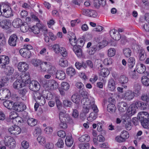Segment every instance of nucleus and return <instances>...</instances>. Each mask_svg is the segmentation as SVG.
I'll return each mask as SVG.
<instances>
[{
  "mask_svg": "<svg viewBox=\"0 0 149 149\" xmlns=\"http://www.w3.org/2000/svg\"><path fill=\"white\" fill-rule=\"evenodd\" d=\"M32 96L34 98L36 102L41 105L45 104V100L44 97L42 96L41 93L37 91L32 92Z\"/></svg>",
  "mask_w": 149,
  "mask_h": 149,
  "instance_id": "20e7f679",
  "label": "nucleus"
},
{
  "mask_svg": "<svg viewBox=\"0 0 149 149\" xmlns=\"http://www.w3.org/2000/svg\"><path fill=\"white\" fill-rule=\"evenodd\" d=\"M19 52L23 57L26 58H29L31 56V52L25 48L21 49L19 51Z\"/></svg>",
  "mask_w": 149,
  "mask_h": 149,
  "instance_id": "a211bd4d",
  "label": "nucleus"
},
{
  "mask_svg": "<svg viewBox=\"0 0 149 149\" xmlns=\"http://www.w3.org/2000/svg\"><path fill=\"white\" fill-rule=\"evenodd\" d=\"M128 81V77L125 75H122L120 78V82L121 84L127 83Z\"/></svg>",
  "mask_w": 149,
  "mask_h": 149,
  "instance_id": "a18cd8bd",
  "label": "nucleus"
},
{
  "mask_svg": "<svg viewBox=\"0 0 149 149\" xmlns=\"http://www.w3.org/2000/svg\"><path fill=\"white\" fill-rule=\"evenodd\" d=\"M110 34L111 37L114 40H119L121 38L119 32L115 29H113L110 31Z\"/></svg>",
  "mask_w": 149,
  "mask_h": 149,
  "instance_id": "4468645a",
  "label": "nucleus"
},
{
  "mask_svg": "<svg viewBox=\"0 0 149 149\" xmlns=\"http://www.w3.org/2000/svg\"><path fill=\"white\" fill-rule=\"evenodd\" d=\"M138 67L137 68V72L140 73L146 74L147 75L148 74V73L146 72L145 73V72L146 70V67L143 64H140L138 65Z\"/></svg>",
  "mask_w": 149,
  "mask_h": 149,
  "instance_id": "cd10ccee",
  "label": "nucleus"
},
{
  "mask_svg": "<svg viewBox=\"0 0 149 149\" xmlns=\"http://www.w3.org/2000/svg\"><path fill=\"white\" fill-rule=\"evenodd\" d=\"M141 82L142 84L145 86L149 85V78L146 76H143L141 77Z\"/></svg>",
  "mask_w": 149,
  "mask_h": 149,
  "instance_id": "a19ab883",
  "label": "nucleus"
},
{
  "mask_svg": "<svg viewBox=\"0 0 149 149\" xmlns=\"http://www.w3.org/2000/svg\"><path fill=\"white\" fill-rule=\"evenodd\" d=\"M4 70V72L8 75H11L13 72V68L9 66H6V68H3Z\"/></svg>",
  "mask_w": 149,
  "mask_h": 149,
  "instance_id": "c9c22d12",
  "label": "nucleus"
},
{
  "mask_svg": "<svg viewBox=\"0 0 149 149\" xmlns=\"http://www.w3.org/2000/svg\"><path fill=\"white\" fill-rule=\"evenodd\" d=\"M71 99L72 101L74 103H77L80 101V96L78 94H74L71 97Z\"/></svg>",
  "mask_w": 149,
  "mask_h": 149,
  "instance_id": "37998d69",
  "label": "nucleus"
},
{
  "mask_svg": "<svg viewBox=\"0 0 149 149\" xmlns=\"http://www.w3.org/2000/svg\"><path fill=\"white\" fill-rule=\"evenodd\" d=\"M59 53L63 57H66L67 55V52L65 48L61 47L59 51Z\"/></svg>",
  "mask_w": 149,
  "mask_h": 149,
  "instance_id": "6e6d98bb",
  "label": "nucleus"
},
{
  "mask_svg": "<svg viewBox=\"0 0 149 149\" xmlns=\"http://www.w3.org/2000/svg\"><path fill=\"white\" fill-rule=\"evenodd\" d=\"M81 103L83 105V111L84 113H88L91 108H92L94 112H97L98 111L97 107L95 104V100L93 97H90V99H81Z\"/></svg>",
  "mask_w": 149,
  "mask_h": 149,
  "instance_id": "f257e3e1",
  "label": "nucleus"
},
{
  "mask_svg": "<svg viewBox=\"0 0 149 149\" xmlns=\"http://www.w3.org/2000/svg\"><path fill=\"white\" fill-rule=\"evenodd\" d=\"M0 26L3 29H8L11 28V23L9 20H3L0 22Z\"/></svg>",
  "mask_w": 149,
  "mask_h": 149,
  "instance_id": "ddd939ff",
  "label": "nucleus"
},
{
  "mask_svg": "<svg viewBox=\"0 0 149 149\" xmlns=\"http://www.w3.org/2000/svg\"><path fill=\"white\" fill-rule=\"evenodd\" d=\"M109 72L107 68H103L100 71V74L103 77H105L109 74Z\"/></svg>",
  "mask_w": 149,
  "mask_h": 149,
  "instance_id": "de8ad7c7",
  "label": "nucleus"
},
{
  "mask_svg": "<svg viewBox=\"0 0 149 149\" xmlns=\"http://www.w3.org/2000/svg\"><path fill=\"white\" fill-rule=\"evenodd\" d=\"M52 48L55 53L57 54L59 53L60 49H61L59 45L57 44L54 45Z\"/></svg>",
  "mask_w": 149,
  "mask_h": 149,
  "instance_id": "680f3d73",
  "label": "nucleus"
},
{
  "mask_svg": "<svg viewBox=\"0 0 149 149\" xmlns=\"http://www.w3.org/2000/svg\"><path fill=\"white\" fill-rule=\"evenodd\" d=\"M63 118V119H61L60 120L61 122L68 123L71 120L68 114H66V116L65 115V117H64Z\"/></svg>",
  "mask_w": 149,
  "mask_h": 149,
  "instance_id": "69168bd1",
  "label": "nucleus"
},
{
  "mask_svg": "<svg viewBox=\"0 0 149 149\" xmlns=\"http://www.w3.org/2000/svg\"><path fill=\"white\" fill-rule=\"evenodd\" d=\"M141 99L144 101H146L147 103L149 102V95L143 94L142 95L141 97Z\"/></svg>",
  "mask_w": 149,
  "mask_h": 149,
  "instance_id": "e2e57ef3",
  "label": "nucleus"
},
{
  "mask_svg": "<svg viewBox=\"0 0 149 149\" xmlns=\"http://www.w3.org/2000/svg\"><path fill=\"white\" fill-rule=\"evenodd\" d=\"M62 88L64 89V91L68 90L70 88L69 84L66 82H63L61 84V87Z\"/></svg>",
  "mask_w": 149,
  "mask_h": 149,
  "instance_id": "603ef678",
  "label": "nucleus"
},
{
  "mask_svg": "<svg viewBox=\"0 0 149 149\" xmlns=\"http://www.w3.org/2000/svg\"><path fill=\"white\" fill-rule=\"evenodd\" d=\"M90 137L88 134L84 135L79 138V139L81 142H88L90 140Z\"/></svg>",
  "mask_w": 149,
  "mask_h": 149,
  "instance_id": "72a5a7b5",
  "label": "nucleus"
},
{
  "mask_svg": "<svg viewBox=\"0 0 149 149\" xmlns=\"http://www.w3.org/2000/svg\"><path fill=\"white\" fill-rule=\"evenodd\" d=\"M139 59L141 61L145 60L146 57V55L144 50H141L139 51Z\"/></svg>",
  "mask_w": 149,
  "mask_h": 149,
  "instance_id": "58836bf2",
  "label": "nucleus"
},
{
  "mask_svg": "<svg viewBox=\"0 0 149 149\" xmlns=\"http://www.w3.org/2000/svg\"><path fill=\"white\" fill-rule=\"evenodd\" d=\"M66 73L68 75L72 77L76 74V72L75 69L73 67H69L67 69Z\"/></svg>",
  "mask_w": 149,
  "mask_h": 149,
  "instance_id": "c85d7f7f",
  "label": "nucleus"
},
{
  "mask_svg": "<svg viewBox=\"0 0 149 149\" xmlns=\"http://www.w3.org/2000/svg\"><path fill=\"white\" fill-rule=\"evenodd\" d=\"M123 124L125 125V127L127 130H130L132 128L131 123L130 122H127L126 120H124L123 121Z\"/></svg>",
  "mask_w": 149,
  "mask_h": 149,
  "instance_id": "5fc2aeb1",
  "label": "nucleus"
},
{
  "mask_svg": "<svg viewBox=\"0 0 149 149\" xmlns=\"http://www.w3.org/2000/svg\"><path fill=\"white\" fill-rule=\"evenodd\" d=\"M58 87L57 82L53 80H50L44 85V87L47 88V90H54L57 89Z\"/></svg>",
  "mask_w": 149,
  "mask_h": 149,
  "instance_id": "423d86ee",
  "label": "nucleus"
},
{
  "mask_svg": "<svg viewBox=\"0 0 149 149\" xmlns=\"http://www.w3.org/2000/svg\"><path fill=\"white\" fill-rule=\"evenodd\" d=\"M8 140H9L11 142H10L9 145H8V144L7 143L6 144L7 146L11 148H15L16 146V144L15 142L14 139L10 136H5V142L6 143H7V142H8V141H9Z\"/></svg>",
  "mask_w": 149,
  "mask_h": 149,
  "instance_id": "f3484780",
  "label": "nucleus"
},
{
  "mask_svg": "<svg viewBox=\"0 0 149 149\" xmlns=\"http://www.w3.org/2000/svg\"><path fill=\"white\" fill-rule=\"evenodd\" d=\"M73 143V140L72 136H67L65 140V143L66 145L69 147H71Z\"/></svg>",
  "mask_w": 149,
  "mask_h": 149,
  "instance_id": "c756f323",
  "label": "nucleus"
},
{
  "mask_svg": "<svg viewBox=\"0 0 149 149\" xmlns=\"http://www.w3.org/2000/svg\"><path fill=\"white\" fill-rule=\"evenodd\" d=\"M97 113L95 112L91 113L89 117L87 118L88 120L90 121H92L95 120L97 117Z\"/></svg>",
  "mask_w": 149,
  "mask_h": 149,
  "instance_id": "ea45409f",
  "label": "nucleus"
},
{
  "mask_svg": "<svg viewBox=\"0 0 149 149\" xmlns=\"http://www.w3.org/2000/svg\"><path fill=\"white\" fill-rule=\"evenodd\" d=\"M41 132V128L39 127H36L35 128L33 134L34 136H37Z\"/></svg>",
  "mask_w": 149,
  "mask_h": 149,
  "instance_id": "052dcab7",
  "label": "nucleus"
},
{
  "mask_svg": "<svg viewBox=\"0 0 149 149\" xmlns=\"http://www.w3.org/2000/svg\"><path fill=\"white\" fill-rule=\"evenodd\" d=\"M37 123V120L33 118H29L27 120L28 124L31 126H34L36 125Z\"/></svg>",
  "mask_w": 149,
  "mask_h": 149,
  "instance_id": "f704fd0d",
  "label": "nucleus"
},
{
  "mask_svg": "<svg viewBox=\"0 0 149 149\" xmlns=\"http://www.w3.org/2000/svg\"><path fill=\"white\" fill-rule=\"evenodd\" d=\"M25 106L23 105L21 103L15 102L13 103V110L17 112L23 111L25 108Z\"/></svg>",
  "mask_w": 149,
  "mask_h": 149,
  "instance_id": "6ab92c4d",
  "label": "nucleus"
},
{
  "mask_svg": "<svg viewBox=\"0 0 149 149\" xmlns=\"http://www.w3.org/2000/svg\"><path fill=\"white\" fill-rule=\"evenodd\" d=\"M17 68L20 71L25 72L28 69L29 65L26 62H21L18 64Z\"/></svg>",
  "mask_w": 149,
  "mask_h": 149,
  "instance_id": "dca6fc26",
  "label": "nucleus"
},
{
  "mask_svg": "<svg viewBox=\"0 0 149 149\" xmlns=\"http://www.w3.org/2000/svg\"><path fill=\"white\" fill-rule=\"evenodd\" d=\"M134 96V93L130 90H127L123 94H119L117 95L119 98L129 101L133 99Z\"/></svg>",
  "mask_w": 149,
  "mask_h": 149,
  "instance_id": "7ed1b4c3",
  "label": "nucleus"
},
{
  "mask_svg": "<svg viewBox=\"0 0 149 149\" xmlns=\"http://www.w3.org/2000/svg\"><path fill=\"white\" fill-rule=\"evenodd\" d=\"M40 25L39 23H37L36 26H34L31 28V30L35 34H38L40 32V28L38 26Z\"/></svg>",
  "mask_w": 149,
  "mask_h": 149,
  "instance_id": "79ce46f5",
  "label": "nucleus"
},
{
  "mask_svg": "<svg viewBox=\"0 0 149 149\" xmlns=\"http://www.w3.org/2000/svg\"><path fill=\"white\" fill-rule=\"evenodd\" d=\"M85 42V40L84 39L80 38L76 41L75 44L77 45H79V46L81 47H83Z\"/></svg>",
  "mask_w": 149,
  "mask_h": 149,
  "instance_id": "3c124183",
  "label": "nucleus"
},
{
  "mask_svg": "<svg viewBox=\"0 0 149 149\" xmlns=\"http://www.w3.org/2000/svg\"><path fill=\"white\" fill-rule=\"evenodd\" d=\"M107 110L109 112L113 113L115 112L116 108L114 104L110 103L108 105Z\"/></svg>",
  "mask_w": 149,
  "mask_h": 149,
  "instance_id": "473e14b6",
  "label": "nucleus"
},
{
  "mask_svg": "<svg viewBox=\"0 0 149 149\" xmlns=\"http://www.w3.org/2000/svg\"><path fill=\"white\" fill-rule=\"evenodd\" d=\"M9 57L5 55L0 56V67L1 68H6V65L9 63Z\"/></svg>",
  "mask_w": 149,
  "mask_h": 149,
  "instance_id": "0eeeda50",
  "label": "nucleus"
},
{
  "mask_svg": "<svg viewBox=\"0 0 149 149\" xmlns=\"http://www.w3.org/2000/svg\"><path fill=\"white\" fill-rule=\"evenodd\" d=\"M0 94H1L5 99L8 98L10 95V91L7 88L1 89Z\"/></svg>",
  "mask_w": 149,
  "mask_h": 149,
  "instance_id": "a878e982",
  "label": "nucleus"
},
{
  "mask_svg": "<svg viewBox=\"0 0 149 149\" xmlns=\"http://www.w3.org/2000/svg\"><path fill=\"white\" fill-rule=\"evenodd\" d=\"M116 50L114 48H110L108 50V54L109 56L112 57L115 55Z\"/></svg>",
  "mask_w": 149,
  "mask_h": 149,
  "instance_id": "13d9d810",
  "label": "nucleus"
},
{
  "mask_svg": "<svg viewBox=\"0 0 149 149\" xmlns=\"http://www.w3.org/2000/svg\"><path fill=\"white\" fill-rule=\"evenodd\" d=\"M136 105L135 104H132L131 105L129 108L128 109L130 111H131V113L132 115L134 114L136 112V108L135 107Z\"/></svg>",
  "mask_w": 149,
  "mask_h": 149,
  "instance_id": "864d4df0",
  "label": "nucleus"
},
{
  "mask_svg": "<svg viewBox=\"0 0 149 149\" xmlns=\"http://www.w3.org/2000/svg\"><path fill=\"white\" fill-rule=\"evenodd\" d=\"M120 135L121 136V137H123L125 141L129 137V134L128 132L125 130L121 132Z\"/></svg>",
  "mask_w": 149,
  "mask_h": 149,
  "instance_id": "09e8293b",
  "label": "nucleus"
},
{
  "mask_svg": "<svg viewBox=\"0 0 149 149\" xmlns=\"http://www.w3.org/2000/svg\"><path fill=\"white\" fill-rule=\"evenodd\" d=\"M127 63L130 68H132L135 63L134 58L133 57H130L128 59Z\"/></svg>",
  "mask_w": 149,
  "mask_h": 149,
  "instance_id": "e433bc0d",
  "label": "nucleus"
},
{
  "mask_svg": "<svg viewBox=\"0 0 149 149\" xmlns=\"http://www.w3.org/2000/svg\"><path fill=\"white\" fill-rule=\"evenodd\" d=\"M13 102L9 100H6L3 102V105L9 109H13Z\"/></svg>",
  "mask_w": 149,
  "mask_h": 149,
  "instance_id": "2f4dec72",
  "label": "nucleus"
},
{
  "mask_svg": "<svg viewBox=\"0 0 149 149\" xmlns=\"http://www.w3.org/2000/svg\"><path fill=\"white\" fill-rule=\"evenodd\" d=\"M139 119L144 128H147L149 126V114L147 112H142L139 113L138 115V118H135L133 119V123L135 125L138 124L136 120Z\"/></svg>",
  "mask_w": 149,
  "mask_h": 149,
  "instance_id": "f03ea898",
  "label": "nucleus"
},
{
  "mask_svg": "<svg viewBox=\"0 0 149 149\" xmlns=\"http://www.w3.org/2000/svg\"><path fill=\"white\" fill-rule=\"evenodd\" d=\"M3 8V12H1V15L3 16L6 18H9L13 15L12 10L9 6L5 4Z\"/></svg>",
  "mask_w": 149,
  "mask_h": 149,
  "instance_id": "39448f33",
  "label": "nucleus"
},
{
  "mask_svg": "<svg viewBox=\"0 0 149 149\" xmlns=\"http://www.w3.org/2000/svg\"><path fill=\"white\" fill-rule=\"evenodd\" d=\"M29 88L31 90L35 91L39 90L40 86L37 81H32L29 84Z\"/></svg>",
  "mask_w": 149,
  "mask_h": 149,
  "instance_id": "1a4fd4ad",
  "label": "nucleus"
},
{
  "mask_svg": "<svg viewBox=\"0 0 149 149\" xmlns=\"http://www.w3.org/2000/svg\"><path fill=\"white\" fill-rule=\"evenodd\" d=\"M49 70H47L48 72L51 75L54 74L56 71V68L52 65H50Z\"/></svg>",
  "mask_w": 149,
  "mask_h": 149,
  "instance_id": "49530a36",
  "label": "nucleus"
},
{
  "mask_svg": "<svg viewBox=\"0 0 149 149\" xmlns=\"http://www.w3.org/2000/svg\"><path fill=\"white\" fill-rule=\"evenodd\" d=\"M64 143L63 139H59L56 143V146L60 148L63 147Z\"/></svg>",
  "mask_w": 149,
  "mask_h": 149,
  "instance_id": "bf43d9fd",
  "label": "nucleus"
},
{
  "mask_svg": "<svg viewBox=\"0 0 149 149\" xmlns=\"http://www.w3.org/2000/svg\"><path fill=\"white\" fill-rule=\"evenodd\" d=\"M22 20L19 18H16L12 22V24L15 28H19L22 24Z\"/></svg>",
  "mask_w": 149,
  "mask_h": 149,
  "instance_id": "5701e85b",
  "label": "nucleus"
},
{
  "mask_svg": "<svg viewBox=\"0 0 149 149\" xmlns=\"http://www.w3.org/2000/svg\"><path fill=\"white\" fill-rule=\"evenodd\" d=\"M51 64L49 62H43L40 64V68L41 72H44L48 70Z\"/></svg>",
  "mask_w": 149,
  "mask_h": 149,
  "instance_id": "4be33fe9",
  "label": "nucleus"
},
{
  "mask_svg": "<svg viewBox=\"0 0 149 149\" xmlns=\"http://www.w3.org/2000/svg\"><path fill=\"white\" fill-rule=\"evenodd\" d=\"M37 140L39 143L40 144L44 143L45 142V139L44 137L40 136L37 138Z\"/></svg>",
  "mask_w": 149,
  "mask_h": 149,
  "instance_id": "338daca9",
  "label": "nucleus"
},
{
  "mask_svg": "<svg viewBox=\"0 0 149 149\" xmlns=\"http://www.w3.org/2000/svg\"><path fill=\"white\" fill-rule=\"evenodd\" d=\"M107 88L111 91H113L115 90L116 88V83L113 79L111 78L108 80Z\"/></svg>",
  "mask_w": 149,
  "mask_h": 149,
  "instance_id": "aec40b11",
  "label": "nucleus"
},
{
  "mask_svg": "<svg viewBox=\"0 0 149 149\" xmlns=\"http://www.w3.org/2000/svg\"><path fill=\"white\" fill-rule=\"evenodd\" d=\"M135 105L137 108L141 110H145L149 108V105L147 103H145L141 101H137L135 102Z\"/></svg>",
  "mask_w": 149,
  "mask_h": 149,
  "instance_id": "9b49d317",
  "label": "nucleus"
},
{
  "mask_svg": "<svg viewBox=\"0 0 149 149\" xmlns=\"http://www.w3.org/2000/svg\"><path fill=\"white\" fill-rule=\"evenodd\" d=\"M32 63L36 67L38 66L41 64V61L38 59H34L31 61Z\"/></svg>",
  "mask_w": 149,
  "mask_h": 149,
  "instance_id": "4d7b16f0",
  "label": "nucleus"
},
{
  "mask_svg": "<svg viewBox=\"0 0 149 149\" xmlns=\"http://www.w3.org/2000/svg\"><path fill=\"white\" fill-rule=\"evenodd\" d=\"M21 78L23 82L25 84H28L30 81L29 76L28 74L24 73L21 76Z\"/></svg>",
  "mask_w": 149,
  "mask_h": 149,
  "instance_id": "bb28decb",
  "label": "nucleus"
},
{
  "mask_svg": "<svg viewBox=\"0 0 149 149\" xmlns=\"http://www.w3.org/2000/svg\"><path fill=\"white\" fill-rule=\"evenodd\" d=\"M18 39V37L16 34H13L11 35L8 41V44L11 46H15L16 45Z\"/></svg>",
  "mask_w": 149,
  "mask_h": 149,
  "instance_id": "9d476101",
  "label": "nucleus"
},
{
  "mask_svg": "<svg viewBox=\"0 0 149 149\" xmlns=\"http://www.w3.org/2000/svg\"><path fill=\"white\" fill-rule=\"evenodd\" d=\"M124 54L126 57H129L131 56L132 53L131 50L129 48H126L123 50Z\"/></svg>",
  "mask_w": 149,
  "mask_h": 149,
  "instance_id": "c03bdc74",
  "label": "nucleus"
},
{
  "mask_svg": "<svg viewBox=\"0 0 149 149\" xmlns=\"http://www.w3.org/2000/svg\"><path fill=\"white\" fill-rule=\"evenodd\" d=\"M82 13L84 15L93 17H95L97 15V12L93 10L83 9Z\"/></svg>",
  "mask_w": 149,
  "mask_h": 149,
  "instance_id": "6e6552de",
  "label": "nucleus"
},
{
  "mask_svg": "<svg viewBox=\"0 0 149 149\" xmlns=\"http://www.w3.org/2000/svg\"><path fill=\"white\" fill-rule=\"evenodd\" d=\"M58 63L60 66L62 67H67L68 65V61L65 58H60L59 60Z\"/></svg>",
  "mask_w": 149,
  "mask_h": 149,
  "instance_id": "7c9ffc66",
  "label": "nucleus"
},
{
  "mask_svg": "<svg viewBox=\"0 0 149 149\" xmlns=\"http://www.w3.org/2000/svg\"><path fill=\"white\" fill-rule=\"evenodd\" d=\"M21 31L24 33L26 32L29 29V26L26 23H22L20 27Z\"/></svg>",
  "mask_w": 149,
  "mask_h": 149,
  "instance_id": "4c0bfd02",
  "label": "nucleus"
},
{
  "mask_svg": "<svg viewBox=\"0 0 149 149\" xmlns=\"http://www.w3.org/2000/svg\"><path fill=\"white\" fill-rule=\"evenodd\" d=\"M8 131L11 134L17 135L21 132V129L18 126L15 125L10 127L8 129Z\"/></svg>",
  "mask_w": 149,
  "mask_h": 149,
  "instance_id": "f8f14e48",
  "label": "nucleus"
},
{
  "mask_svg": "<svg viewBox=\"0 0 149 149\" xmlns=\"http://www.w3.org/2000/svg\"><path fill=\"white\" fill-rule=\"evenodd\" d=\"M56 77L60 80H63L65 78V74L64 71L61 70H57L56 72Z\"/></svg>",
  "mask_w": 149,
  "mask_h": 149,
  "instance_id": "b1692460",
  "label": "nucleus"
},
{
  "mask_svg": "<svg viewBox=\"0 0 149 149\" xmlns=\"http://www.w3.org/2000/svg\"><path fill=\"white\" fill-rule=\"evenodd\" d=\"M71 35H72V36H71L69 40L70 44L71 45H74L73 44H75V43L76 41V38L74 34L72 33Z\"/></svg>",
  "mask_w": 149,
  "mask_h": 149,
  "instance_id": "8fccbe9b",
  "label": "nucleus"
},
{
  "mask_svg": "<svg viewBox=\"0 0 149 149\" xmlns=\"http://www.w3.org/2000/svg\"><path fill=\"white\" fill-rule=\"evenodd\" d=\"M73 50L77 57H80L82 54L81 47L76 44H73Z\"/></svg>",
  "mask_w": 149,
  "mask_h": 149,
  "instance_id": "412c9836",
  "label": "nucleus"
},
{
  "mask_svg": "<svg viewBox=\"0 0 149 149\" xmlns=\"http://www.w3.org/2000/svg\"><path fill=\"white\" fill-rule=\"evenodd\" d=\"M117 106L119 111L122 112L125 111L128 107L127 103L123 101L119 102Z\"/></svg>",
  "mask_w": 149,
  "mask_h": 149,
  "instance_id": "2eb2a0df",
  "label": "nucleus"
},
{
  "mask_svg": "<svg viewBox=\"0 0 149 149\" xmlns=\"http://www.w3.org/2000/svg\"><path fill=\"white\" fill-rule=\"evenodd\" d=\"M24 86V84L20 80H16L13 84V88L16 89H18L23 87Z\"/></svg>",
  "mask_w": 149,
  "mask_h": 149,
  "instance_id": "393cba45",
  "label": "nucleus"
},
{
  "mask_svg": "<svg viewBox=\"0 0 149 149\" xmlns=\"http://www.w3.org/2000/svg\"><path fill=\"white\" fill-rule=\"evenodd\" d=\"M134 88L135 89V92L137 93H139V91L141 89V86L138 83L134 84Z\"/></svg>",
  "mask_w": 149,
  "mask_h": 149,
  "instance_id": "774afa93",
  "label": "nucleus"
},
{
  "mask_svg": "<svg viewBox=\"0 0 149 149\" xmlns=\"http://www.w3.org/2000/svg\"><path fill=\"white\" fill-rule=\"evenodd\" d=\"M79 146L80 149H88L89 148V144L88 143L81 144Z\"/></svg>",
  "mask_w": 149,
  "mask_h": 149,
  "instance_id": "0e129e2a",
  "label": "nucleus"
}]
</instances>
